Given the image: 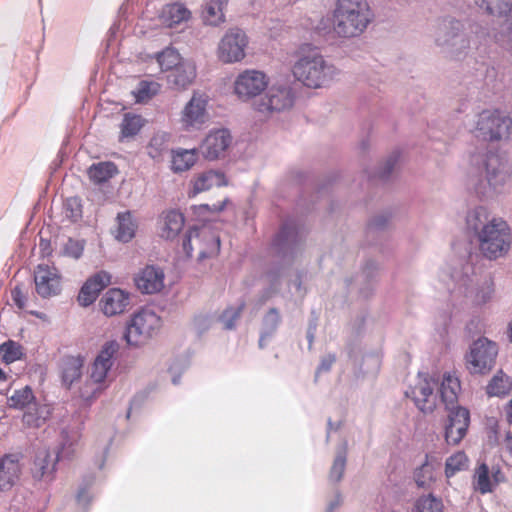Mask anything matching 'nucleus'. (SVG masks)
<instances>
[{
    "label": "nucleus",
    "mask_w": 512,
    "mask_h": 512,
    "mask_svg": "<svg viewBox=\"0 0 512 512\" xmlns=\"http://www.w3.org/2000/svg\"><path fill=\"white\" fill-rule=\"evenodd\" d=\"M64 215L72 222L82 218V202L78 197L67 198L63 206Z\"/></svg>",
    "instance_id": "nucleus-50"
},
{
    "label": "nucleus",
    "mask_w": 512,
    "mask_h": 512,
    "mask_svg": "<svg viewBox=\"0 0 512 512\" xmlns=\"http://www.w3.org/2000/svg\"><path fill=\"white\" fill-rule=\"evenodd\" d=\"M512 131V119L504 112L494 110H483L478 114L474 135L478 139L497 142L506 140Z\"/></svg>",
    "instance_id": "nucleus-7"
},
{
    "label": "nucleus",
    "mask_w": 512,
    "mask_h": 512,
    "mask_svg": "<svg viewBox=\"0 0 512 512\" xmlns=\"http://www.w3.org/2000/svg\"><path fill=\"white\" fill-rule=\"evenodd\" d=\"M170 134L167 132H157L150 139L147 146L148 155L154 160H160L169 150Z\"/></svg>",
    "instance_id": "nucleus-39"
},
{
    "label": "nucleus",
    "mask_w": 512,
    "mask_h": 512,
    "mask_svg": "<svg viewBox=\"0 0 512 512\" xmlns=\"http://www.w3.org/2000/svg\"><path fill=\"white\" fill-rule=\"evenodd\" d=\"M304 231L294 221H286L275 236L272 246L282 258L293 257L302 247Z\"/></svg>",
    "instance_id": "nucleus-12"
},
{
    "label": "nucleus",
    "mask_w": 512,
    "mask_h": 512,
    "mask_svg": "<svg viewBox=\"0 0 512 512\" xmlns=\"http://www.w3.org/2000/svg\"><path fill=\"white\" fill-rule=\"evenodd\" d=\"M477 240L482 255L489 260H495L507 254L510 249V228L506 221L493 217L490 225L477 235Z\"/></svg>",
    "instance_id": "nucleus-5"
},
{
    "label": "nucleus",
    "mask_w": 512,
    "mask_h": 512,
    "mask_svg": "<svg viewBox=\"0 0 512 512\" xmlns=\"http://www.w3.org/2000/svg\"><path fill=\"white\" fill-rule=\"evenodd\" d=\"M227 203H228V199H224L223 201L215 203L213 205L203 204L200 207L204 208L206 210H209L213 213H218L225 209Z\"/></svg>",
    "instance_id": "nucleus-59"
},
{
    "label": "nucleus",
    "mask_w": 512,
    "mask_h": 512,
    "mask_svg": "<svg viewBox=\"0 0 512 512\" xmlns=\"http://www.w3.org/2000/svg\"><path fill=\"white\" fill-rule=\"evenodd\" d=\"M399 157L400 154L397 151L389 155L385 162L379 167L377 171V177L381 180H387L393 172Z\"/></svg>",
    "instance_id": "nucleus-52"
},
{
    "label": "nucleus",
    "mask_w": 512,
    "mask_h": 512,
    "mask_svg": "<svg viewBox=\"0 0 512 512\" xmlns=\"http://www.w3.org/2000/svg\"><path fill=\"white\" fill-rule=\"evenodd\" d=\"M0 355L6 364H10L23 357V348L17 342L8 340L0 345Z\"/></svg>",
    "instance_id": "nucleus-46"
},
{
    "label": "nucleus",
    "mask_w": 512,
    "mask_h": 512,
    "mask_svg": "<svg viewBox=\"0 0 512 512\" xmlns=\"http://www.w3.org/2000/svg\"><path fill=\"white\" fill-rule=\"evenodd\" d=\"M64 250L66 255L78 259L83 254L84 246L80 241L69 239Z\"/></svg>",
    "instance_id": "nucleus-53"
},
{
    "label": "nucleus",
    "mask_w": 512,
    "mask_h": 512,
    "mask_svg": "<svg viewBox=\"0 0 512 512\" xmlns=\"http://www.w3.org/2000/svg\"><path fill=\"white\" fill-rule=\"evenodd\" d=\"M227 0H209L203 7L202 18L205 24L218 26L225 21L224 10Z\"/></svg>",
    "instance_id": "nucleus-31"
},
{
    "label": "nucleus",
    "mask_w": 512,
    "mask_h": 512,
    "mask_svg": "<svg viewBox=\"0 0 512 512\" xmlns=\"http://www.w3.org/2000/svg\"><path fill=\"white\" fill-rule=\"evenodd\" d=\"M294 77L309 88L329 85L338 74L337 68L317 51L301 54L292 68Z\"/></svg>",
    "instance_id": "nucleus-4"
},
{
    "label": "nucleus",
    "mask_w": 512,
    "mask_h": 512,
    "mask_svg": "<svg viewBox=\"0 0 512 512\" xmlns=\"http://www.w3.org/2000/svg\"><path fill=\"white\" fill-rule=\"evenodd\" d=\"M295 95L291 87L285 85L270 87L264 96L254 103V108L265 116L289 110L294 105Z\"/></svg>",
    "instance_id": "nucleus-11"
},
{
    "label": "nucleus",
    "mask_w": 512,
    "mask_h": 512,
    "mask_svg": "<svg viewBox=\"0 0 512 512\" xmlns=\"http://www.w3.org/2000/svg\"><path fill=\"white\" fill-rule=\"evenodd\" d=\"M504 444L507 451L512 455V433L510 431L505 435Z\"/></svg>",
    "instance_id": "nucleus-64"
},
{
    "label": "nucleus",
    "mask_w": 512,
    "mask_h": 512,
    "mask_svg": "<svg viewBox=\"0 0 512 512\" xmlns=\"http://www.w3.org/2000/svg\"><path fill=\"white\" fill-rule=\"evenodd\" d=\"M346 448L347 444L345 443L343 449L337 453L333 461L329 473L330 481L339 482L344 475L346 468Z\"/></svg>",
    "instance_id": "nucleus-48"
},
{
    "label": "nucleus",
    "mask_w": 512,
    "mask_h": 512,
    "mask_svg": "<svg viewBox=\"0 0 512 512\" xmlns=\"http://www.w3.org/2000/svg\"><path fill=\"white\" fill-rule=\"evenodd\" d=\"M111 276L105 271H99L88 278L80 289L78 302L81 306L91 305L98 297L99 293L110 284Z\"/></svg>",
    "instance_id": "nucleus-21"
},
{
    "label": "nucleus",
    "mask_w": 512,
    "mask_h": 512,
    "mask_svg": "<svg viewBox=\"0 0 512 512\" xmlns=\"http://www.w3.org/2000/svg\"><path fill=\"white\" fill-rule=\"evenodd\" d=\"M468 457L463 451H458L446 459L445 476L453 477L456 473L464 471L468 468Z\"/></svg>",
    "instance_id": "nucleus-45"
},
{
    "label": "nucleus",
    "mask_w": 512,
    "mask_h": 512,
    "mask_svg": "<svg viewBox=\"0 0 512 512\" xmlns=\"http://www.w3.org/2000/svg\"><path fill=\"white\" fill-rule=\"evenodd\" d=\"M506 421L512 424V399L504 406Z\"/></svg>",
    "instance_id": "nucleus-63"
},
{
    "label": "nucleus",
    "mask_w": 512,
    "mask_h": 512,
    "mask_svg": "<svg viewBox=\"0 0 512 512\" xmlns=\"http://www.w3.org/2000/svg\"><path fill=\"white\" fill-rule=\"evenodd\" d=\"M115 237L118 241L127 243L135 236L137 225L129 211L118 213Z\"/></svg>",
    "instance_id": "nucleus-32"
},
{
    "label": "nucleus",
    "mask_w": 512,
    "mask_h": 512,
    "mask_svg": "<svg viewBox=\"0 0 512 512\" xmlns=\"http://www.w3.org/2000/svg\"><path fill=\"white\" fill-rule=\"evenodd\" d=\"M470 35L464 33L465 23L453 16L441 18L434 32V43L441 52L453 59L465 57L474 48L480 54L487 53L491 35L488 30L477 24L469 25Z\"/></svg>",
    "instance_id": "nucleus-1"
},
{
    "label": "nucleus",
    "mask_w": 512,
    "mask_h": 512,
    "mask_svg": "<svg viewBox=\"0 0 512 512\" xmlns=\"http://www.w3.org/2000/svg\"><path fill=\"white\" fill-rule=\"evenodd\" d=\"M335 361H336L335 354H328L325 357H323L321 359V362H320L317 370H316V377L318 376V374H320L322 372H329L332 368V365L335 363Z\"/></svg>",
    "instance_id": "nucleus-56"
},
{
    "label": "nucleus",
    "mask_w": 512,
    "mask_h": 512,
    "mask_svg": "<svg viewBox=\"0 0 512 512\" xmlns=\"http://www.w3.org/2000/svg\"><path fill=\"white\" fill-rule=\"evenodd\" d=\"M118 350L119 344L116 341L112 340L104 343L92 364L90 372L91 379L102 384L105 382L108 372L114 364L115 355Z\"/></svg>",
    "instance_id": "nucleus-18"
},
{
    "label": "nucleus",
    "mask_w": 512,
    "mask_h": 512,
    "mask_svg": "<svg viewBox=\"0 0 512 512\" xmlns=\"http://www.w3.org/2000/svg\"><path fill=\"white\" fill-rule=\"evenodd\" d=\"M442 510V501L432 494L420 497L414 506V512H442Z\"/></svg>",
    "instance_id": "nucleus-47"
},
{
    "label": "nucleus",
    "mask_w": 512,
    "mask_h": 512,
    "mask_svg": "<svg viewBox=\"0 0 512 512\" xmlns=\"http://www.w3.org/2000/svg\"><path fill=\"white\" fill-rule=\"evenodd\" d=\"M232 137L227 129L211 131L200 145V152L207 160H215L225 155Z\"/></svg>",
    "instance_id": "nucleus-19"
},
{
    "label": "nucleus",
    "mask_w": 512,
    "mask_h": 512,
    "mask_svg": "<svg viewBox=\"0 0 512 512\" xmlns=\"http://www.w3.org/2000/svg\"><path fill=\"white\" fill-rule=\"evenodd\" d=\"M208 97L194 93L182 112V122L188 127H197L205 122Z\"/></svg>",
    "instance_id": "nucleus-23"
},
{
    "label": "nucleus",
    "mask_w": 512,
    "mask_h": 512,
    "mask_svg": "<svg viewBox=\"0 0 512 512\" xmlns=\"http://www.w3.org/2000/svg\"><path fill=\"white\" fill-rule=\"evenodd\" d=\"M77 501L80 504L89 503L90 499L88 497V492L85 488H81L77 493Z\"/></svg>",
    "instance_id": "nucleus-61"
},
{
    "label": "nucleus",
    "mask_w": 512,
    "mask_h": 512,
    "mask_svg": "<svg viewBox=\"0 0 512 512\" xmlns=\"http://www.w3.org/2000/svg\"><path fill=\"white\" fill-rule=\"evenodd\" d=\"M191 12L182 3H171L163 7L161 21L167 27H174L189 20Z\"/></svg>",
    "instance_id": "nucleus-29"
},
{
    "label": "nucleus",
    "mask_w": 512,
    "mask_h": 512,
    "mask_svg": "<svg viewBox=\"0 0 512 512\" xmlns=\"http://www.w3.org/2000/svg\"><path fill=\"white\" fill-rule=\"evenodd\" d=\"M492 4L486 12L501 19L499 29L493 34V39L500 45L512 40V3L510 0H491Z\"/></svg>",
    "instance_id": "nucleus-16"
},
{
    "label": "nucleus",
    "mask_w": 512,
    "mask_h": 512,
    "mask_svg": "<svg viewBox=\"0 0 512 512\" xmlns=\"http://www.w3.org/2000/svg\"><path fill=\"white\" fill-rule=\"evenodd\" d=\"M510 390V378L502 370L497 371L486 386V393L489 397H504L509 394Z\"/></svg>",
    "instance_id": "nucleus-37"
},
{
    "label": "nucleus",
    "mask_w": 512,
    "mask_h": 512,
    "mask_svg": "<svg viewBox=\"0 0 512 512\" xmlns=\"http://www.w3.org/2000/svg\"><path fill=\"white\" fill-rule=\"evenodd\" d=\"M11 297H12V300L14 302V304L19 308V309H24L25 306H26V301H27V297L26 295L23 293V291L21 290V288L19 286H16L12 291H11Z\"/></svg>",
    "instance_id": "nucleus-57"
},
{
    "label": "nucleus",
    "mask_w": 512,
    "mask_h": 512,
    "mask_svg": "<svg viewBox=\"0 0 512 512\" xmlns=\"http://www.w3.org/2000/svg\"><path fill=\"white\" fill-rule=\"evenodd\" d=\"M389 222V217L386 214H380L373 217L368 225L369 230H381L384 229Z\"/></svg>",
    "instance_id": "nucleus-55"
},
{
    "label": "nucleus",
    "mask_w": 512,
    "mask_h": 512,
    "mask_svg": "<svg viewBox=\"0 0 512 512\" xmlns=\"http://www.w3.org/2000/svg\"><path fill=\"white\" fill-rule=\"evenodd\" d=\"M226 185L227 179L223 172L216 170H208L194 178V180L192 181V189L189 192V196H196L197 194L207 191L214 186L220 187Z\"/></svg>",
    "instance_id": "nucleus-26"
},
{
    "label": "nucleus",
    "mask_w": 512,
    "mask_h": 512,
    "mask_svg": "<svg viewBox=\"0 0 512 512\" xmlns=\"http://www.w3.org/2000/svg\"><path fill=\"white\" fill-rule=\"evenodd\" d=\"M151 86V83L145 81L140 82L138 91L136 93V98L138 101H144L152 96L154 92H151Z\"/></svg>",
    "instance_id": "nucleus-58"
},
{
    "label": "nucleus",
    "mask_w": 512,
    "mask_h": 512,
    "mask_svg": "<svg viewBox=\"0 0 512 512\" xmlns=\"http://www.w3.org/2000/svg\"><path fill=\"white\" fill-rule=\"evenodd\" d=\"M373 18L367 0H336L332 10V32L343 39L358 37Z\"/></svg>",
    "instance_id": "nucleus-3"
},
{
    "label": "nucleus",
    "mask_w": 512,
    "mask_h": 512,
    "mask_svg": "<svg viewBox=\"0 0 512 512\" xmlns=\"http://www.w3.org/2000/svg\"><path fill=\"white\" fill-rule=\"evenodd\" d=\"M103 313L107 316H114L122 313L129 305V296L121 289L108 290L100 300Z\"/></svg>",
    "instance_id": "nucleus-25"
},
{
    "label": "nucleus",
    "mask_w": 512,
    "mask_h": 512,
    "mask_svg": "<svg viewBox=\"0 0 512 512\" xmlns=\"http://www.w3.org/2000/svg\"><path fill=\"white\" fill-rule=\"evenodd\" d=\"M155 58L162 71L172 70L183 62L180 54L173 47H166L156 53Z\"/></svg>",
    "instance_id": "nucleus-43"
},
{
    "label": "nucleus",
    "mask_w": 512,
    "mask_h": 512,
    "mask_svg": "<svg viewBox=\"0 0 512 512\" xmlns=\"http://www.w3.org/2000/svg\"><path fill=\"white\" fill-rule=\"evenodd\" d=\"M211 318L207 315H198L193 320V325L196 331L201 334L209 329Z\"/></svg>",
    "instance_id": "nucleus-54"
},
{
    "label": "nucleus",
    "mask_w": 512,
    "mask_h": 512,
    "mask_svg": "<svg viewBox=\"0 0 512 512\" xmlns=\"http://www.w3.org/2000/svg\"><path fill=\"white\" fill-rule=\"evenodd\" d=\"M75 437L69 438L68 432H62L61 446L56 454V457L46 449L37 452L32 473L35 479L41 480L44 478H52L53 473L56 469V462L62 459L70 458L74 453Z\"/></svg>",
    "instance_id": "nucleus-10"
},
{
    "label": "nucleus",
    "mask_w": 512,
    "mask_h": 512,
    "mask_svg": "<svg viewBox=\"0 0 512 512\" xmlns=\"http://www.w3.org/2000/svg\"><path fill=\"white\" fill-rule=\"evenodd\" d=\"M460 390L459 379L451 373L444 374L440 386V395L446 408L456 407Z\"/></svg>",
    "instance_id": "nucleus-28"
},
{
    "label": "nucleus",
    "mask_w": 512,
    "mask_h": 512,
    "mask_svg": "<svg viewBox=\"0 0 512 512\" xmlns=\"http://www.w3.org/2000/svg\"><path fill=\"white\" fill-rule=\"evenodd\" d=\"M196 159L195 149L176 151L172 155L171 169L176 173L187 171L195 164Z\"/></svg>",
    "instance_id": "nucleus-40"
},
{
    "label": "nucleus",
    "mask_w": 512,
    "mask_h": 512,
    "mask_svg": "<svg viewBox=\"0 0 512 512\" xmlns=\"http://www.w3.org/2000/svg\"><path fill=\"white\" fill-rule=\"evenodd\" d=\"M446 409L449 413L445 425V440L449 445H457L467 433L470 424V413L461 406Z\"/></svg>",
    "instance_id": "nucleus-15"
},
{
    "label": "nucleus",
    "mask_w": 512,
    "mask_h": 512,
    "mask_svg": "<svg viewBox=\"0 0 512 512\" xmlns=\"http://www.w3.org/2000/svg\"><path fill=\"white\" fill-rule=\"evenodd\" d=\"M118 173L116 165L112 162H99L88 169V176L95 184H102Z\"/></svg>",
    "instance_id": "nucleus-38"
},
{
    "label": "nucleus",
    "mask_w": 512,
    "mask_h": 512,
    "mask_svg": "<svg viewBox=\"0 0 512 512\" xmlns=\"http://www.w3.org/2000/svg\"><path fill=\"white\" fill-rule=\"evenodd\" d=\"M103 390V384L94 379H87L79 389V397L85 402L94 400Z\"/></svg>",
    "instance_id": "nucleus-49"
},
{
    "label": "nucleus",
    "mask_w": 512,
    "mask_h": 512,
    "mask_svg": "<svg viewBox=\"0 0 512 512\" xmlns=\"http://www.w3.org/2000/svg\"><path fill=\"white\" fill-rule=\"evenodd\" d=\"M161 326V317L153 309L143 308L126 323L123 338L129 346L138 347L157 335Z\"/></svg>",
    "instance_id": "nucleus-6"
},
{
    "label": "nucleus",
    "mask_w": 512,
    "mask_h": 512,
    "mask_svg": "<svg viewBox=\"0 0 512 512\" xmlns=\"http://www.w3.org/2000/svg\"><path fill=\"white\" fill-rule=\"evenodd\" d=\"M144 123L145 120L140 115L125 113L120 124L119 141L123 142L125 139L135 137L144 126Z\"/></svg>",
    "instance_id": "nucleus-34"
},
{
    "label": "nucleus",
    "mask_w": 512,
    "mask_h": 512,
    "mask_svg": "<svg viewBox=\"0 0 512 512\" xmlns=\"http://www.w3.org/2000/svg\"><path fill=\"white\" fill-rule=\"evenodd\" d=\"M196 77V67L190 61H183L174 68L173 73L169 76V82L177 88L188 87Z\"/></svg>",
    "instance_id": "nucleus-30"
},
{
    "label": "nucleus",
    "mask_w": 512,
    "mask_h": 512,
    "mask_svg": "<svg viewBox=\"0 0 512 512\" xmlns=\"http://www.w3.org/2000/svg\"><path fill=\"white\" fill-rule=\"evenodd\" d=\"M184 222L182 213L176 210L168 211L164 216L161 236L166 239H173L182 230Z\"/></svg>",
    "instance_id": "nucleus-36"
},
{
    "label": "nucleus",
    "mask_w": 512,
    "mask_h": 512,
    "mask_svg": "<svg viewBox=\"0 0 512 512\" xmlns=\"http://www.w3.org/2000/svg\"><path fill=\"white\" fill-rule=\"evenodd\" d=\"M248 39L244 31L238 28L230 29L220 40L218 57L224 63H235L245 57Z\"/></svg>",
    "instance_id": "nucleus-13"
},
{
    "label": "nucleus",
    "mask_w": 512,
    "mask_h": 512,
    "mask_svg": "<svg viewBox=\"0 0 512 512\" xmlns=\"http://www.w3.org/2000/svg\"><path fill=\"white\" fill-rule=\"evenodd\" d=\"M34 402L35 396L30 386L15 390L7 399L8 407L16 410H23Z\"/></svg>",
    "instance_id": "nucleus-41"
},
{
    "label": "nucleus",
    "mask_w": 512,
    "mask_h": 512,
    "mask_svg": "<svg viewBox=\"0 0 512 512\" xmlns=\"http://www.w3.org/2000/svg\"><path fill=\"white\" fill-rule=\"evenodd\" d=\"M341 503H342L341 494L339 492H337L335 495V499L329 503L326 512H333L334 509H336L337 507H339L341 505Z\"/></svg>",
    "instance_id": "nucleus-60"
},
{
    "label": "nucleus",
    "mask_w": 512,
    "mask_h": 512,
    "mask_svg": "<svg viewBox=\"0 0 512 512\" xmlns=\"http://www.w3.org/2000/svg\"><path fill=\"white\" fill-rule=\"evenodd\" d=\"M435 467L429 461L428 455H426L425 462L415 469L414 480L418 487L429 488L430 485L435 481Z\"/></svg>",
    "instance_id": "nucleus-42"
},
{
    "label": "nucleus",
    "mask_w": 512,
    "mask_h": 512,
    "mask_svg": "<svg viewBox=\"0 0 512 512\" xmlns=\"http://www.w3.org/2000/svg\"><path fill=\"white\" fill-rule=\"evenodd\" d=\"M21 456L18 453L4 454L0 457V491L10 490L21 474Z\"/></svg>",
    "instance_id": "nucleus-22"
},
{
    "label": "nucleus",
    "mask_w": 512,
    "mask_h": 512,
    "mask_svg": "<svg viewBox=\"0 0 512 512\" xmlns=\"http://www.w3.org/2000/svg\"><path fill=\"white\" fill-rule=\"evenodd\" d=\"M268 86L267 76L258 70H246L238 75L234 83L239 98L248 100L259 95Z\"/></svg>",
    "instance_id": "nucleus-17"
},
{
    "label": "nucleus",
    "mask_w": 512,
    "mask_h": 512,
    "mask_svg": "<svg viewBox=\"0 0 512 512\" xmlns=\"http://www.w3.org/2000/svg\"><path fill=\"white\" fill-rule=\"evenodd\" d=\"M244 306L245 303L241 302L237 307H229L223 311L220 316V321L223 323L225 329L231 330L235 328L236 321L240 318Z\"/></svg>",
    "instance_id": "nucleus-51"
},
{
    "label": "nucleus",
    "mask_w": 512,
    "mask_h": 512,
    "mask_svg": "<svg viewBox=\"0 0 512 512\" xmlns=\"http://www.w3.org/2000/svg\"><path fill=\"white\" fill-rule=\"evenodd\" d=\"M182 248L187 257H192L197 250L198 259L203 260L219 253L220 238L208 227H193L186 232Z\"/></svg>",
    "instance_id": "nucleus-8"
},
{
    "label": "nucleus",
    "mask_w": 512,
    "mask_h": 512,
    "mask_svg": "<svg viewBox=\"0 0 512 512\" xmlns=\"http://www.w3.org/2000/svg\"><path fill=\"white\" fill-rule=\"evenodd\" d=\"M164 271L156 265H146L134 277V282L143 294H154L164 287Z\"/></svg>",
    "instance_id": "nucleus-20"
},
{
    "label": "nucleus",
    "mask_w": 512,
    "mask_h": 512,
    "mask_svg": "<svg viewBox=\"0 0 512 512\" xmlns=\"http://www.w3.org/2000/svg\"><path fill=\"white\" fill-rule=\"evenodd\" d=\"M316 323L313 322V323H310L309 324V327H308V330H307V339H308V342H309V348H311L312 346V343L314 341V335H315V331H316Z\"/></svg>",
    "instance_id": "nucleus-62"
},
{
    "label": "nucleus",
    "mask_w": 512,
    "mask_h": 512,
    "mask_svg": "<svg viewBox=\"0 0 512 512\" xmlns=\"http://www.w3.org/2000/svg\"><path fill=\"white\" fill-rule=\"evenodd\" d=\"M510 177L511 169L499 155L492 152L471 155L468 181L478 195L501 193Z\"/></svg>",
    "instance_id": "nucleus-2"
},
{
    "label": "nucleus",
    "mask_w": 512,
    "mask_h": 512,
    "mask_svg": "<svg viewBox=\"0 0 512 512\" xmlns=\"http://www.w3.org/2000/svg\"><path fill=\"white\" fill-rule=\"evenodd\" d=\"M281 323V316L276 308H270L268 312L264 315L262 320L260 338H259V347L263 348L265 346V341L269 340L277 331L279 325Z\"/></svg>",
    "instance_id": "nucleus-33"
},
{
    "label": "nucleus",
    "mask_w": 512,
    "mask_h": 512,
    "mask_svg": "<svg viewBox=\"0 0 512 512\" xmlns=\"http://www.w3.org/2000/svg\"><path fill=\"white\" fill-rule=\"evenodd\" d=\"M490 214L486 207L478 206L471 209L466 216L467 228L473 231L476 236L488 225H490Z\"/></svg>",
    "instance_id": "nucleus-35"
},
{
    "label": "nucleus",
    "mask_w": 512,
    "mask_h": 512,
    "mask_svg": "<svg viewBox=\"0 0 512 512\" xmlns=\"http://www.w3.org/2000/svg\"><path fill=\"white\" fill-rule=\"evenodd\" d=\"M36 293L41 298H50L60 294L62 277L58 269L47 264H39L34 270Z\"/></svg>",
    "instance_id": "nucleus-14"
},
{
    "label": "nucleus",
    "mask_w": 512,
    "mask_h": 512,
    "mask_svg": "<svg viewBox=\"0 0 512 512\" xmlns=\"http://www.w3.org/2000/svg\"><path fill=\"white\" fill-rule=\"evenodd\" d=\"M84 366V357L81 355L77 356H65L62 359L61 364V375L62 382L67 387L70 388L74 382L80 379L82 375V369Z\"/></svg>",
    "instance_id": "nucleus-27"
},
{
    "label": "nucleus",
    "mask_w": 512,
    "mask_h": 512,
    "mask_svg": "<svg viewBox=\"0 0 512 512\" xmlns=\"http://www.w3.org/2000/svg\"><path fill=\"white\" fill-rule=\"evenodd\" d=\"M497 355L498 345L496 342L486 337H480L473 341L465 356L466 368L471 374H487L493 369Z\"/></svg>",
    "instance_id": "nucleus-9"
},
{
    "label": "nucleus",
    "mask_w": 512,
    "mask_h": 512,
    "mask_svg": "<svg viewBox=\"0 0 512 512\" xmlns=\"http://www.w3.org/2000/svg\"><path fill=\"white\" fill-rule=\"evenodd\" d=\"M433 390L434 383L424 378L416 386L406 391V396L411 397L422 412H431L434 408V402L431 401Z\"/></svg>",
    "instance_id": "nucleus-24"
},
{
    "label": "nucleus",
    "mask_w": 512,
    "mask_h": 512,
    "mask_svg": "<svg viewBox=\"0 0 512 512\" xmlns=\"http://www.w3.org/2000/svg\"><path fill=\"white\" fill-rule=\"evenodd\" d=\"M474 489L481 494H487L493 491V483L489 476V467L487 464H480L475 470L473 477Z\"/></svg>",
    "instance_id": "nucleus-44"
}]
</instances>
